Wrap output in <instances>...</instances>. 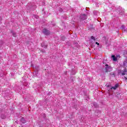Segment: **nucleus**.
Masks as SVG:
<instances>
[{"label": "nucleus", "mask_w": 127, "mask_h": 127, "mask_svg": "<svg viewBox=\"0 0 127 127\" xmlns=\"http://www.w3.org/2000/svg\"><path fill=\"white\" fill-rule=\"evenodd\" d=\"M127 71L125 70V71H124L122 73V75L123 76V78L124 80V81H127Z\"/></svg>", "instance_id": "3"}, {"label": "nucleus", "mask_w": 127, "mask_h": 127, "mask_svg": "<svg viewBox=\"0 0 127 127\" xmlns=\"http://www.w3.org/2000/svg\"><path fill=\"white\" fill-rule=\"evenodd\" d=\"M121 29H122V30H124V31H125L126 28H125V25H122L121 27Z\"/></svg>", "instance_id": "12"}, {"label": "nucleus", "mask_w": 127, "mask_h": 127, "mask_svg": "<svg viewBox=\"0 0 127 127\" xmlns=\"http://www.w3.org/2000/svg\"><path fill=\"white\" fill-rule=\"evenodd\" d=\"M3 45V41H0V47H1V46H2Z\"/></svg>", "instance_id": "11"}, {"label": "nucleus", "mask_w": 127, "mask_h": 127, "mask_svg": "<svg viewBox=\"0 0 127 127\" xmlns=\"http://www.w3.org/2000/svg\"><path fill=\"white\" fill-rule=\"evenodd\" d=\"M41 46H42V47H44V48H47V45H44V43H42V44H41Z\"/></svg>", "instance_id": "10"}, {"label": "nucleus", "mask_w": 127, "mask_h": 127, "mask_svg": "<svg viewBox=\"0 0 127 127\" xmlns=\"http://www.w3.org/2000/svg\"><path fill=\"white\" fill-rule=\"evenodd\" d=\"M42 52H43V53H45V51H44V50H42Z\"/></svg>", "instance_id": "19"}, {"label": "nucleus", "mask_w": 127, "mask_h": 127, "mask_svg": "<svg viewBox=\"0 0 127 127\" xmlns=\"http://www.w3.org/2000/svg\"><path fill=\"white\" fill-rule=\"evenodd\" d=\"M124 12H125V10L122 9V10H120L119 11V14H124Z\"/></svg>", "instance_id": "7"}, {"label": "nucleus", "mask_w": 127, "mask_h": 127, "mask_svg": "<svg viewBox=\"0 0 127 127\" xmlns=\"http://www.w3.org/2000/svg\"><path fill=\"white\" fill-rule=\"evenodd\" d=\"M21 122H22V124H25V123H26V121H25V119H24V118H22L21 119Z\"/></svg>", "instance_id": "8"}, {"label": "nucleus", "mask_w": 127, "mask_h": 127, "mask_svg": "<svg viewBox=\"0 0 127 127\" xmlns=\"http://www.w3.org/2000/svg\"><path fill=\"white\" fill-rule=\"evenodd\" d=\"M80 18L81 20H85V19H87V15L86 14H81L80 16Z\"/></svg>", "instance_id": "5"}, {"label": "nucleus", "mask_w": 127, "mask_h": 127, "mask_svg": "<svg viewBox=\"0 0 127 127\" xmlns=\"http://www.w3.org/2000/svg\"><path fill=\"white\" fill-rule=\"evenodd\" d=\"M123 66L124 67H127V58L124 61Z\"/></svg>", "instance_id": "6"}, {"label": "nucleus", "mask_w": 127, "mask_h": 127, "mask_svg": "<svg viewBox=\"0 0 127 127\" xmlns=\"http://www.w3.org/2000/svg\"><path fill=\"white\" fill-rule=\"evenodd\" d=\"M12 34L13 37H16V33H15L14 32H12Z\"/></svg>", "instance_id": "13"}, {"label": "nucleus", "mask_w": 127, "mask_h": 127, "mask_svg": "<svg viewBox=\"0 0 127 127\" xmlns=\"http://www.w3.org/2000/svg\"><path fill=\"white\" fill-rule=\"evenodd\" d=\"M96 44H97V45H100V43H98V42H96L95 43Z\"/></svg>", "instance_id": "18"}, {"label": "nucleus", "mask_w": 127, "mask_h": 127, "mask_svg": "<svg viewBox=\"0 0 127 127\" xmlns=\"http://www.w3.org/2000/svg\"><path fill=\"white\" fill-rule=\"evenodd\" d=\"M106 67H105V72H111L113 70V68L110 66H109L108 64H106Z\"/></svg>", "instance_id": "2"}, {"label": "nucleus", "mask_w": 127, "mask_h": 127, "mask_svg": "<svg viewBox=\"0 0 127 127\" xmlns=\"http://www.w3.org/2000/svg\"><path fill=\"white\" fill-rule=\"evenodd\" d=\"M93 105L94 106V107H95V108H97V103H94Z\"/></svg>", "instance_id": "15"}, {"label": "nucleus", "mask_w": 127, "mask_h": 127, "mask_svg": "<svg viewBox=\"0 0 127 127\" xmlns=\"http://www.w3.org/2000/svg\"><path fill=\"white\" fill-rule=\"evenodd\" d=\"M35 17H36V18H38V17H39L37 15H35Z\"/></svg>", "instance_id": "17"}, {"label": "nucleus", "mask_w": 127, "mask_h": 127, "mask_svg": "<svg viewBox=\"0 0 127 127\" xmlns=\"http://www.w3.org/2000/svg\"><path fill=\"white\" fill-rule=\"evenodd\" d=\"M91 39L93 40H95V37L94 36H91Z\"/></svg>", "instance_id": "16"}, {"label": "nucleus", "mask_w": 127, "mask_h": 127, "mask_svg": "<svg viewBox=\"0 0 127 127\" xmlns=\"http://www.w3.org/2000/svg\"><path fill=\"white\" fill-rule=\"evenodd\" d=\"M61 39H62V40L64 41V40H65V37H64V36L62 37Z\"/></svg>", "instance_id": "14"}, {"label": "nucleus", "mask_w": 127, "mask_h": 127, "mask_svg": "<svg viewBox=\"0 0 127 127\" xmlns=\"http://www.w3.org/2000/svg\"><path fill=\"white\" fill-rule=\"evenodd\" d=\"M118 87H119V84H115V86H114V87H112L110 85H108L107 90H108L109 92H111V90L112 89H113L114 90H116V89H117V88H118Z\"/></svg>", "instance_id": "1"}, {"label": "nucleus", "mask_w": 127, "mask_h": 127, "mask_svg": "<svg viewBox=\"0 0 127 127\" xmlns=\"http://www.w3.org/2000/svg\"><path fill=\"white\" fill-rule=\"evenodd\" d=\"M43 33L45 35H49L50 34V32L49 30L46 29H44L43 30Z\"/></svg>", "instance_id": "4"}, {"label": "nucleus", "mask_w": 127, "mask_h": 127, "mask_svg": "<svg viewBox=\"0 0 127 127\" xmlns=\"http://www.w3.org/2000/svg\"><path fill=\"white\" fill-rule=\"evenodd\" d=\"M112 58L113 60V61H117V58L115 56H112Z\"/></svg>", "instance_id": "9"}]
</instances>
